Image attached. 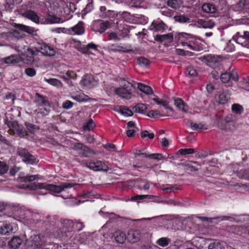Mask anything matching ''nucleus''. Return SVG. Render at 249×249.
<instances>
[{
  "mask_svg": "<svg viewBox=\"0 0 249 249\" xmlns=\"http://www.w3.org/2000/svg\"><path fill=\"white\" fill-rule=\"evenodd\" d=\"M122 86L115 90V93L120 97L129 100L131 98L132 92L135 89L134 83H131L124 79H121Z\"/></svg>",
  "mask_w": 249,
  "mask_h": 249,
  "instance_id": "f257e3e1",
  "label": "nucleus"
},
{
  "mask_svg": "<svg viewBox=\"0 0 249 249\" xmlns=\"http://www.w3.org/2000/svg\"><path fill=\"white\" fill-rule=\"evenodd\" d=\"M76 185H77V184L72 183H63L59 185L43 183V184L39 185V187L54 193L59 194L64 191L65 189L71 188Z\"/></svg>",
  "mask_w": 249,
  "mask_h": 249,
  "instance_id": "f03ea898",
  "label": "nucleus"
},
{
  "mask_svg": "<svg viewBox=\"0 0 249 249\" xmlns=\"http://www.w3.org/2000/svg\"><path fill=\"white\" fill-rule=\"evenodd\" d=\"M13 26L15 28L12 31V34L15 37H22V36L20 35V32H24L33 36L36 35V30L33 27L16 23H13Z\"/></svg>",
  "mask_w": 249,
  "mask_h": 249,
  "instance_id": "7ed1b4c3",
  "label": "nucleus"
},
{
  "mask_svg": "<svg viewBox=\"0 0 249 249\" xmlns=\"http://www.w3.org/2000/svg\"><path fill=\"white\" fill-rule=\"evenodd\" d=\"M17 153L22 158V161L25 163L34 164L36 163V157L30 154L26 148L18 147L17 149Z\"/></svg>",
  "mask_w": 249,
  "mask_h": 249,
  "instance_id": "20e7f679",
  "label": "nucleus"
},
{
  "mask_svg": "<svg viewBox=\"0 0 249 249\" xmlns=\"http://www.w3.org/2000/svg\"><path fill=\"white\" fill-rule=\"evenodd\" d=\"M199 59L206 63L208 66L215 68L220 62V58L213 54L204 55L199 57Z\"/></svg>",
  "mask_w": 249,
  "mask_h": 249,
  "instance_id": "39448f33",
  "label": "nucleus"
},
{
  "mask_svg": "<svg viewBox=\"0 0 249 249\" xmlns=\"http://www.w3.org/2000/svg\"><path fill=\"white\" fill-rule=\"evenodd\" d=\"M85 164L86 167L94 171H104L107 172L109 170L108 167L100 160H93L87 162Z\"/></svg>",
  "mask_w": 249,
  "mask_h": 249,
  "instance_id": "423d86ee",
  "label": "nucleus"
},
{
  "mask_svg": "<svg viewBox=\"0 0 249 249\" xmlns=\"http://www.w3.org/2000/svg\"><path fill=\"white\" fill-rule=\"evenodd\" d=\"M43 244L39 235H35L27 240L26 246L28 249H35L41 247Z\"/></svg>",
  "mask_w": 249,
  "mask_h": 249,
  "instance_id": "0eeeda50",
  "label": "nucleus"
},
{
  "mask_svg": "<svg viewBox=\"0 0 249 249\" xmlns=\"http://www.w3.org/2000/svg\"><path fill=\"white\" fill-rule=\"evenodd\" d=\"M7 125L10 128H13L18 134L22 136L27 135L25 129L22 126L19 125L17 121L9 122Z\"/></svg>",
  "mask_w": 249,
  "mask_h": 249,
  "instance_id": "6e6552de",
  "label": "nucleus"
},
{
  "mask_svg": "<svg viewBox=\"0 0 249 249\" xmlns=\"http://www.w3.org/2000/svg\"><path fill=\"white\" fill-rule=\"evenodd\" d=\"M238 75L236 71H232L231 73L226 72L222 73L220 75V79L223 83H227L231 79L235 81L238 80Z\"/></svg>",
  "mask_w": 249,
  "mask_h": 249,
  "instance_id": "1a4fd4ad",
  "label": "nucleus"
},
{
  "mask_svg": "<svg viewBox=\"0 0 249 249\" xmlns=\"http://www.w3.org/2000/svg\"><path fill=\"white\" fill-rule=\"evenodd\" d=\"M36 99L35 102L38 104L39 106H43L51 108V105L46 97L42 96L38 93L36 94Z\"/></svg>",
  "mask_w": 249,
  "mask_h": 249,
  "instance_id": "9d476101",
  "label": "nucleus"
},
{
  "mask_svg": "<svg viewBox=\"0 0 249 249\" xmlns=\"http://www.w3.org/2000/svg\"><path fill=\"white\" fill-rule=\"evenodd\" d=\"M197 25L195 24V26L198 28H212L214 26V23L212 20H204L199 19L197 21Z\"/></svg>",
  "mask_w": 249,
  "mask_h": 249,
  "instance_id": "9b49d317",
  "label": "nucleus"
},
{
  "mask_svg": "<svg viewBox=\"0 0 249 249\" xmlns=\"http://www.w3.org/2000/svg\"><path fill=\"white\" fill-rule=\"evenodd\" d=\"M23 240L18 236H14L8 243L9 248L12 249H18L22 244Z\"/></svg>",
  "mask_w": 249,
  "mask_h": 249,
  "instance_id": "f8f14e48",
  "label": "nucleus"
},
{
  "mask_svg": "<svg viewBox=\"0 0 249 249\" xmlns=\"http://www.w3.org/2000/svg\"><path fill=\"white\" fill-rule=\"evenodd\" d=\"M166 25L162 21H154L150 25L149 29L155 32L163 31L165 29Z\"/></svg>",
  "mask_w": 249,
  "mask_h": 249,
  "instance_id": "ddd939ff",
  "label": "nucleus"
},
{
  "mask_svg": "<svg viewBox=\"0 0 249 249\" xmlns=\"http://www.w3.org/2000/svg\"><path fill=\"white\" fill-rule=\"evenodd\" d=\"M126 237L129 242L135 243L139 240L140 232L138 230H130L128 231Z\"/></svg>",
  "mask_w": 249,
  "mask_h": 249,
  "instance_id": "4468645a",
  "label": "nucleus"
},
{
  "mask_svg": "<svg viewBox=\"0 0 249 249\" xmlns=\"http://www.w3.org/2000/svg\"><path fill=\"white\" fill-rule=\"evenodd\" d=\"M134 83L135 84V87L136 85H137V88L140 89V90L143 92V93L147 95H151L154 94L153 89L150 87L141 83H137L135 82H134Z\"/></svg>",
  "mask_w": 249,
  "mask_h": 249,
  "instance_id": "2eb2a0df",
  "label": "nucleus"
},
{
  "mask_svg": "<svg viewBox=\"0 0 249 249\" xmlns=\"http://www.w3.org/2000/svg\"><path fill=\"white\" fill-rule=\"evenodd\" d=\"M79 155L81 157L91 158H93L96 155V152L85 145L82 151L79 153Z\"/></svg>",
  "mask_w": 249,
  "mask_h": 249,
  "instance_id": "dca6fc26",
  "label": "nucleus"
},
{
  "mask_svg": "<svg viewBox=\"0 0 249 249\" xmlns=\"http://www.w3.org/2000/svg\"><path fill=\"white\" fill-rule=\"evenodd\" d=\"M13 232V227L12 224H3L0 227V235H8Z\"/></svg>",
  "mask_w": 249,
  "mask_h": 249,
  "instance_id": "f3484780",
  "label": "nucleus"
},
{
  "mask_svg": "<svg viewBox=\"0 0 249 249\" xmlns=\"http://www.w3.org/2000/svg\"><path fill=\"white\" fill-rule=\"evenodd\" d=\"M40 49L42 53L49 56L54 55L56 53L53 48L47 45H43L40 47Z\"/></svg>",
  "mask_w": 249,
  "mask_h": 249,
  "instance_id": "a211bd4d",
  "label": "nucleus"
},
{
  "mask_svg": "<svg viewBox=\"0 0 249 249\" xmlns=\"http://www.w3.org/2000/svg\"><path fill=\"white\" fill-rule=\"evenodd\" d=\"M189 123L190 124L189 126L194 131H197L198 132H200L202 130H206L207 129V127L206 126V125L202 123H194L191 122V121H188V124Z\"/></svg>",
  "mask_w": 249,
  "mask_h": 249,
  "instance_id": "6ab92c4d",
  "label": "nucleus"
},
{
  "mask_svg": "<svg viewBox=\"0 0 249 249\" xmlns=\"http://www.w3.org/2000/svg\"><path fill=\"white\" fill-rule=\"evenodd\" d=\"M113 236L116 242L119 244L124 243L127 238L125 234L120 231L115 232Z\"/></svg>",
  "mask_w": 249,
  "mask_h": 249,
  "instance_id": "aec40b11",
  "label": "nucleus"
},
{
  "mask_svg": "<svg viewBox=\"0 0 249 249\" xmlns=\"http://www.w3.org/2000/svg\"><path fill=\"white\" fill-rule=\"evenodd\" d=\"M154 39L156 41L162 43L165 40H172L173 39V35L172 33H168L164 35H157L155 37Z\"/></svg>",
  "mask_w": 249,
  "mask_h": 249,
  "instance_id": "412c9836",
  "label": "nucleus"
},
{
  "mask_svg": "<svg viewBox=\"0 0 249 249\" xmlns=\"http://www.w3.org/2000/svg\"><path fill=\"white\" fill-rule=\"evenodd\" d=\"M202 9L204 12L208 13H215L217 11L216 6L210 3L203 4Z\"/></svg>",
  "mask_w": 249,
  "mask_h": 249,
  "instance_id": "4be33fe9",
  "label": "nucleus"
},
{
  "mask_svg": "<svg viewBox=\"0 0 249 249\" xmlns=\"http://www.w3.org/2000/svg\"><path fill=\"white\" fill-rule=\"evenodd\" d=\"M231 94L229 90H225L220 94L219 96L220 103L224 104L230 99Z\"/></svg>",
  "mask_w": 249,
  "mask_h": 249,
  "instance_id": "5701e85b",
  "label": "nucleus"
},
{
  "mask_svg": "<svg viewBox=\"0 0 249 249\" xmlns=\"http://www.w3.org/2000/svg\"><path fill=\"white\" fill-rule=\"evenodd\" d=\"M83 22H79L77 24L71 28V30L77 35H82L84 33V28Z\"/></svg>",
  "mask_w": 249,
  "mask_h": 249,
  "instance_id": "b1692460",
  "label": "nucleus"
},
{
  "mask_svg": "<svg viewBox=\"0 0 249 249\" xmlns=\"http://www.w3.org/2000/svg\"><path fill=\"white\" fill-rule=\"evenodd\" d=\"M26 17L33 21L34 22L39 23V17L37 14L33 11L29 10L26 13Z\"/></svg>",
  "mask_w": 249,
  "mask_h": 249,
  "instance_id": "393cba45",
  "label": "nucleus"
},
{
  "mask_svg": "<svg viewBox=\"0 0 249 249\" xmlns=\"http://www.w3.org/2000/svg\"><path fill=\"white\" fill-rule=\"evenodd\" d=\"M152 100L158 105H160L163 106L165 108L169 109L171 111H173V108L168 106L169 102L166 100H159L158 97H156L152 99Z\"/></svg>",
  "mask_w": 249,
  "mask_h": 249,
  "instance_id": "a878e982",
  "label": "nucleus"
},
{
  "mask_svg": "<svg viewBox=\"0 0 249 249\" xmlns=\"http://www.w3.org/2000/svg\"><path fill=\"white\" fill-rule=\"evenodd\" d=\"M60 21V18L55 16L49 15L44 22L40 21L41 23L48 24L58 23Z\"/></svg>",
  "mask_w": 249,
  "mask_h": 249,
  "instance_id": "bb28decb",
  "label": "nucleus"
},
{
  "mask_svg": "<svg viewBox=\"0 0 249 249\" xmlns=\"http://www.w3.org/2000/svg\"><path fill=\"white\" fill-rule=\"evenodd\" d=\"M174 19L175 21L181 23H189L190 22V19L184 15L175 16L174 17Z\"/></svg>",
  "mask_w": 249,
  "mask_h": 249,
  "instance_id": "cd10ccee",
  "label": "nucleus"
},
{
  "mask_svg": "<svg viewBox=\"0 0 249 249\" xmlns=\"http://www.w3.org/2000/svg\"><path fill=\"white\" fill-rule=\"evenodd\" d=\"M109 48L110 50L113 52H123L124 53H129L130 52H132V50H124V47L119 45H117L116 44H112L109 46Z\"/></svg>",
  "mask_w": 249,
  "mask_h": 249,
  "instance_id": "c85d7f7f",
  "label": "nucleus"
},
{
  "mask_svg": "<svg viewBox=\"0 0 249 249\" xmlns=\"http://www.w3.org/2000/svg\"><path fill=\"white\" fill-rule=\"evenodd\" d=\"M175 105L179 109L181 110L184 112H186L185 109L186 106L185 103L180 98H177L174 101Z\"/></svg>",
  "mask_w": 249,
  "mask_h": 249,
  "instance_id": "c756f323",
  "label": "nucleus"
},
{
  "mask_svg": "<svg viewBox=\"0 0 249 249\" xmlns=\"http://www.w3.org/2000/svg\"><path fill=\"white\" fill-rule=\"evenodd\" d=\"M6 64H14L18 62V56L16 55H11L3 59Z\"/></svg>",
  "mask_w": 249,
  "mask_h": 249,
  "instance_id": "7c9ffc66",
  "label": "nucleus"
},
{
  "mask_svg": "<svg viewBox=\"0 0 249 249\" xmlns=\"http://www.w3.org/2000/svg\"><path fill=\"white\" fill-rule=\"evenodd\" d=\"M170 242V239L167 237H161L157 241L156 243L161 247H164L167 246Z\"/></svg>",
  "mask_w": 249,
  "mask_h": 249,
  "instance_id": "2f4dec72",
  "label": "nucleus"
},
{
  "mask_svg": "<svg viewBox=\"0 0 249 249\" xmlns=\"http://www.w3.org/2000/svg\"><path fill=\"white\" fill-rule=\"evenodd\" d=\"M24 124L26 127V129L31 133H34L36 131L39 129L38 126L29 122H25Z\"/></svg>",
  "mask_w": 249,
  "mask_h": 249,
  "instance_id": "473e14b6",
  "label": "nucleus"
},
{
  "mask_svg": "<svg viewBox=\"0 0 249 249\" xmlns=\"http://www.w3.org/2000/svg\"><path fill=\"white\" fill-rule=\"evenodd\" d=\"M119 111L125 116H132L133 115V113L131 110L123 106L119 107Z\"/></svg>",
  "mask_w": 249,
  "mask_h": 249,
  "instance_id": "72a5a7b5",
  "label": "nucleus"
},
{
  "mask_svg": "<svg viewBox=\"0 0 249 249\" xmlns=\"http://www.w3.org/2000/svg\"><path fill=\"white\" fill-rule=\"evenodd\" d=\"M146 108V106L143 104H138L133 107L135 112L139 113H144Z\"/></svg>",
  "mask_w": 249,
  "mask_h": 249,
  "instance_id": "f704fd0d",
  "label": "nucleus"
},
{
  "mask_svg": "<svg viewBox=\"0 0 249 249\" xmlns=\"http://www.w3.org/2000/svg\"><path fill=\"white\" fill-rule=\"evenodd\" d=\"M45 80L49 84L53 85V86H56L57 87H61L62 86V82L57 79H55V78H50V79H45Z\"/></svg>",
  "mask_w": 249,
  "mask_h": 249,
  "instance_id": "c9c22d12",
  "label": "nucleus"
},
{
  "mask_svg": "<svg viewBox=\"0 0 249 249\" xmlns=\"http://www.w3.org/2000/svg\"><path fill=\"white\" fill-rule=\"evenodd\" d=\"M208 249H224V246L221 243L214 241L209 245Z\"/></svg>",
  "mask_w": 249,
  "mask_h": 249,
  "instance_id": "e433bc0d",
  "label": "nucleus"
},
{
  "mask_svg": "<svg viewBox=\"0 0 249 249\" xmlns=\"http://www.w3.org/2000/svg\"><path fill=\"white\" fill-rule=\"evenodd\" d=\"M9 170V166L4 162L0 161V175H3L6 174Z\"/></svg>",
  "mask_w": 249,
  "mask_h": 249,
  "instance_id": "4c0bfd02",
  "label": "nucleus"
},
{
  "mask_svg": "<svg viewBox=\"0 0 249 249\" xmlns=\"http://www.w3.org/2000/svg\"><path fill=\"white\" fill-rule=\"evenodd\" d=\"M167 4L174 9H178L180 7L179 3L177 0H168Z\"/></svg>",
  "mask_w": 249,
  "mask_h": 249,
  "instance_id": "58836bf2",
  "label": "nucleus"
},
{
  "mask_svg": "<svg viewBox=\"0 0 249 249\" xmlns=\"http://www.w3.org/2000/svg\"><path fill=\"white\" fill-rule=\"evenodd\" d=\"M156 196L153 195H136L135 196H132L131 197L132 200H139L143 199L146 198H148L149 199L153 198L154 197H156Z\"/></svg>",
  "mask_w": 249,
  "mask_h": 249,
  "instance_id": "ea45409f",
  "label": "nucleus"
},
{
  "mask_svg": "<svg viewBox=\"0 0 249 249\" xmlns=\"http://www.w3.org/2000/svg\"><path fill=\"white\" fill-rule=\"evenodd\" d=\"M110 25L109 21H106L100 23L99 25L100 29L98 32L100 34L104 33L106 29H107Z\"/></svg>",
  "mask_w": 249,
  "mask_h": 249,
  "instance_id": "a19ab883",
  "label": "nucleus"
},
{
  "mask_svg": "<svg viewBox=\"0 0 249 249\" xmlns=\"http://www.w3.org/2000/svg\"><path fill=\"white\" fill-rule=\"evenodd\" d=\"M95 126V123L91 119H90L88 122L85 125H84L83 128L84 129L86 130L89 131L92 130Z\"/></svg>",
  "mask_w": 249,
  "mask_h": 249,
  "instance_id": "79ce46f5",
  "label": "nucleus"
},
{
  "mask_svg": "<svg viewBox=\"0 0 249 249\" xmlns=\"http://www.w3.org/2000/svg\"><path fill=\"white\" fill-rule=\"evenodd\" d=\"M62 224L68 231L71 230L74 226L73 221L68 219L64 220L62 222Z\"/></svg>",
  "mask_w": 249,
  "mask_h": 249,
  "instance_id": "37998d69",
  "label": "nucleus"
},
{
  "mask_svg": "<svg viewBox=\"0 0 249 249\" xmlns=\"http://www.w3.org/2000/svg\"><path fill=\"white\" fill-rule=\"evenodd\" d=\"M195 152V150L193 148L188 149H181L179 150L177 153L181 155H187L188 154H191Z\"/></svg>",
  "mask_w": 249,
  "mask_h": 249,
  "instance_id": "c03bdc74",
  "label": "nucleus"
},
{
  "mask_svg": "<svg viewBox=\"0 0 249 249\" xmlns=\"http://www.w3.org/2000/svg\"><path fill=\"white\" fill-rule=\"evenodd\" d=\"M224 126H220L221 129L226 131H232L234 129V122L223 124Z\"/></svg>",
  "mask_w": 249,
  "mask_h": 249,
  "instance_id": "a18cd8bd",
  "label": "nucleus"
},
{
  "mask_svg": "<svg viewBox=\"0 0 249 249\" xmlns=\"http://www.w3.org/2000/svg\"><path fill=\"white\" fill-rule=\"evenodd\" d=\"M231 109L235 113L240 114L243 111V108L242 106L239 104H234L232 105Z\"/></svg>",
  "mask_w": 249,
  "mask_h": 249,
  "instance_id": "49530a36",
  "label": "nucleus"
},
{
  "mask_svg": "<svg viewBox=\"0 0 249 249\" xmlns=\"http://www.w3.org/2000/svg\"><path fill=\"white\" fill-rule=\"evenodd\" d=\"M138 64L141 66H147L149 65L150 61L147 58L141 57L137 59Z\"/></svg>",
  "mask_w": 249,
  "mask_h": 249,
  "instance_id": "de8ad7c7",
  "label": "nucleus"
},
{
  "mask_svg": "<svg viewBox=\"0 0 249 249\" xmlns=\"http://www.w3.org/2000/svg\"><path fill=\"white\" fill-rule=\"evenodd\" d=\"M192 163H194L198 166H200V164L197 161H191L186 164V166L187 169L190 170L192 172L198 170V168H197L195 166L192 165Z\"/></svg>",
  "mask_w": 249,
  "mask_h": 249,
  "instance_id": "09e8293b",
  "label": "nucleus"
},
{
  "mask_svg": "<svg viewBox=\"0 0 249 249\" xmlns=\"http://www.w3.org/2000/svg\"><path fill=\"white\" fill-rule=\"evenodd\" d=\"M40 184H43L42 183H38L37 184H32L31 185H27L25 187H22V188L24 189H28L30 190H36L37 188L38 189H43L42 188L39 187Z\"/></svg>",
  "mask_w": 249,
  "mask_h": 249,
  "instance_id": "8fccbe9b",
  "label": "nucleus"
},
{
  "mask_svg": "<svg viewBox=\"0 0 249 249\" xmlns=\"http://www.w3.org/2000/svg\"><path fill=\"white\" fill-rule=\"evenodd\" d=\"M26 74L30 77H33L36 74V70L32 68H27L25 70Z\"/></svg>",
  "mask_w": 249,
  "mask_h": 249,
  "instance_id": "3c124183",
  "label": "nucleus"
},
{
  "mask_svg": "<svg viewBox=\"0 0 249 249\" xmlns=\"http://www.w3.org/2000/svg\"><path fill=\"white\" fill-rule=\"evenodd\" d=\"M141 137L142 138L148 137L150 139H153L155 137V134L153 133H149L147 130H144L141 133Z\"/></svg>",
  "mask_w": 249,
  "mask_h": 249,
  "instance_id": "603ef678",
  "label": "nucleus"
},
{
  "mask_svg": "<svg viewBox=\"0 0 249 249\" xmlns=\"http://www.w3.org/2000/svg\"><path fill=\"white\" fill-rule=\"evenodd\" d=\"M162 15L167 17H172L174 14V11L168 9L167 8H164L161 12Z\"/></svg>",
  "mask_w": 249,
  "mask_h": 249,
  "instance_id": "864d4df0",
  "label": "nucleus"
},
{
  "mask_svg": "<svg viewBox=\"0 0 249 249\" xmlns=\"http://www.w3.org/2000/svg\"><path fill=\"white\" fill-rule=\"evenodd\" d=\"M249 4L248 0H240L237 3V6L240 8L239 10H241L245 8Z\"/></svg>",
  "mask_w": 249,
  "mask_h": 249,
  "instance_id": "5fc2aeb1",
  "label": "nucleus"
},
{
  "mask_svg": "<svg viewBox=\"0 0 249 249\" xmlns=\"http://www.w3.org/2000/svg\"><path fill=\"white\" fill-rule=\"evenodd\" d=\"M147 115L150 118H155L158 116H162L158 110H152L149 111Z\"/></svg>",
  "mask_w": 249,
  "mask_h": 249,
  "instance_id": "6e6d98bb",
  "label": "nucleus"
},
{
  "mask_svg": "<svg viewBox=\"0 0 249 249\" xmlns=\"http://www.w3.org/2000/svg\"><path fill=\"white\" fill-rule=\"evenodd\" d=\"M187 72H188V75L192 77H195L197 75V72L194 68L192 67H189L187 69Z\"/></svg>",
  "mask_w": 249,
  "mask_h": 249,
  "instance_id": "4d7b16f0",
  "label": "nucleus"
},
{
  "mask_svg": "<svg viewBox=\"0 0 249 249\" xmlns=\"http://www.w3.org/2000/svg\"><path fill=\"white\" fill-rule=\"evenodd\" d=\"M108 38L109 40H114L116 41H119L120 38L115 32H110L108 33Z\"/></svg>",
  "mask_w": 249,
  "mask_h": 249,
  "instance_id": "13d9d810",
  "label": "nucleus"
},
{
  "mask_svg": "<svg viewBox=\"0 0 249 249\" xmlns=\"http://www.w3.org/2000/svg\"><path fill=\"white\" fill-rule=\"evenodd\" d=\"M161 203H163L167 205H173L174 206L179 205L180 203L178 201L176 202L175 200L173 199L162 200L160 201Z\"/></svg>",
  "mask_w": 249,
  "mask_h": 249,
  "instance_id": "bf43d9fd",
  "label": "nucleus"
},
{
  "mask_svg": "<svg viewBox=\"0 0 249 249\" xmlns=\"http://www.w3.org/2000/svg\"><path fill=\"white\" fill-rule=\"evenodd\" d=\"M20 168L19 167H17L16 166H13L11 168L9 171V174L11 176H14L16 175V174L18 172Z\"/></svg>",
  "mask_w": 249,
  "mask_h": 249,
  "instance_id": "052dcab7",
  "label": "nucleus"
},
{
  "mask_svg": "<svg viewBox=\"0 0 249 249\" xmlns=\"http://www.w3.org/2000/svg\"><path fill=\"white\" fill-rule=\"evenodd\" d=\"M135 154L138 156L142 158H148L149 154L142 152V150H136Z\"/></svg>",
  "mask_w": 249,
  "mask_h": 249,
  "instance_id": "680f3d73",
  "label": "nucleus"
},
{
  "mask_svg": "<svg viewBox=\"0 0 249 249\" xmlns=\"http://www.w3.org/2000/svg\"><path fill=\"white\" fill-rule=\"evenodd\" d=\"M73 105V104L72 102H71L69 100H67L63 104L62 106L64 108L68 109L71 108Z\"/></svg>",
  "mask_w": 249,
  "mask_h": 249,
  "instance_id": "e2e57ef3",
  "label": "nucleus"
},
{
  "mask_svg": "<svg viewBox=\"0 0 249 249\" xmlns=\"http://www.w3.org/2000/svg\"><path fill=\"white\" fill-rule=\"evenodd\" d=\"M85 145L81 143H75L73 144V147L75 150L82 151Z\"/></svg>",
  "mask_w": 249,
  "mask_h": 249,
  "instance_id": "0e129e2a",
  "label": "nucleus"
},
{
  "mask_svg": "<svg viewBox=\"0 0 249 249\" xmlns=\"http://www.w3.org/2000/svg\"><path fill=\"white\" fill-rule=\"evenodd\" d=\"M66 75L67 76V77H68L69 78H72V79H76V77H77V75L76 73H75L73 71H68L67 72H66Z\"/></svg>",
  "mask_w": 249,
  "mask_h": 249,
  "instance_id": "69168bd1",
  "label": "nucleus"
},
{
  "mask_svg": "<svg viewBox=\"0 0 249 249\" xmlns=\"http://www.w3.org/2000/svg\"><path fill=\"white\" fill-rule=\"evenodd\" d=\"M22 1V0H13V2H10L9 3L7 2V4L8 5V8H9L10 10L13 8V7H11V5H14L15 4H18L20 3Z\"/></svg>",
  "mask_w": 249,
  "mask_h": 249,
  "instance_id": "338daca9",
  "label": "nucleus"
},
{
  "mask_svg": "<svg viewBox=\"0 0 249 249\" xmlns=\"http://www.w3.org/2000/svg\"><path fill=\"white\" fill-rule=\"evenodd\" d=\"M104 147L107 150H110L111 149H114L115 150L116 146L114 144L108 143L105 145Z\"/></svg>",
  "mask_w": 249,
  "mask_h": 249,
  "instance_id": "774afa93",
  "label": "nucleus"
}]
</instances>
